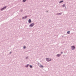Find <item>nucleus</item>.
<instances>
[{"label": "nucleus", "mask_w": 76, "mask_h": 76, "mask_svg": "<svg viewBox=\"0 0 76 76\" xmlns=\"http://www.w3.org/2000/svg\"><path fill=\"white\" fill-rule=\"evenodd\" d=\"M46 60L47 61H51V59H49V58H46Z\"/></svg>", "instance_id": "f257e3e1"}, {"label": "nucleus", "mask_w": 76, "mask_h": 76, "mask_svg": "<svg viewBox=\"0 0 76 76\" xmlns=\"http://www.w3.org/2000/svg\"><path fill=\"white\" fill-rule=\"evenodd\" d=\"M34 24L32 23L30 25V26H31V27H32V26H34Z\"/></svg>", "instance_id": "f03ea898"}, {"label": "nucleus", "mask_w": 76, "mask_h": 76, "mask_svg": "<svg viewBox=\"0 0 76 76\" xmlns=\"http://www.w3.org/2000/svg\"><path fill=\"white\" fill-rule=\"evenodd\" d=\"M75 46H72V47H71V48L72 49V50H74L75 48Z\"/></svg>", "instance_id": "7ed1b4c3"}, {"label": "nucleus", "mask_w": 76, "mask_h": 76, "mask_svg": "<svg viewBox=\"0 0 76 76\" xmlns=\"http://www.w3.org/2000/svg\"><path fill=\"white\" fill-rule=\"evenodd\" d=\"M6 8V7H4L3 8L1 9V10H4V9H5Z\"/></svg>", "instance_id": "20e7f679"}, {"label": "nucleus", "mask_w": 76, "mask_h": 76, "mask_svg": "<svg viewBox=\"0 0 76 76\" xmlns=\"http://www.w3.org/2000/svg\"><path fill=\"white\" fill-rule=\"evenodd\" d=\"M57 56H58V57H60V56H61V55L60 54H57Z\"/></svg>", "instance_id": "39448f33"}, {"label": "nucleus", "mask_w": 76, "mask_h": 76, "mask_svg": "<svg viewBox=\"0 0 76 76\" xmlns=\"http://www.w3.org/2000/svg\"><path fill=\"white\" fill-rule=\"evenodd\" d=\"M28 22H29V23H31V19L29 20Z\"/></svg>", "instance_id": "423d86ee"}, {"label": "nucleus", "mask_w": 76, "mask_h": 76, "mask_svg": "<svg viewBox=\"0 0 76 76\" xmlns=\"http://www.w3.org/2000/svg\"><path fill=\"white\" fill-rule=\"evenodd\" d=\"M39 66L40 67H43V66L41 65Z\"/></svg>", "instance_id": "0eeeda50"}, {"label": "nucleus", "mask_w": 76, "mask_h": 76, "mask_svg": "<svg viewBox=\"0 0 76 76\" xmlns=\"http://www.w3.org/2000/svg\"><path fill=\"white\" fill-rule=\"evenodd\" d=\"M67 34H70V31H68L67 32Z\"/></svg>", "instance_id": "6e6552de"}, {"label": "nucleus", "mask_w": 76, "mask_h": 76, "mask_svg": "<svg viewBox=\"0 0 76 76\" xmlns=\"http://www.w3.org/2000/svg\"><path fill=\"white\" fill-rule=\"evenodd\" d=\"M62 2H63V1H61L59 2L60 3H62Z\"/></svg>", "instance_id": "1a4fd4ad"}, {"label": "nucleus", "mask_w": 76, "mask_h": 76, "mask_svg": "<svg viewBox=\"0 0 76 76\" xmlns=\"http://www.w3.org/2000/svg\"><path fill=\"white\" fill-rule=\"evenodd\" d=\"M65 6V5L64 4V5H63L62 7H64Z\"/></svg>", "instance_id": "9d476101"}, {"label": "nucleus", "mask_w": 76, "mask_h": 76, "mask_svg": "<svg viewBox=\"0 0 76 76\" xmlns=\"http://www.w3.org/2000/svg\"><path fill=\"white\" fill-rule=\"evenodd\" d=\"M26 1V0H23V2H25V1Z\"/></svg>", "instance_id": "9b49d317"}, {"label": "nucleus", "mask_w": 76, "mask_h": 76, "mask_svg": "<svg viewBox=\"0 0 76 76\" xmlns=\"http://www.w3.org/2000/svg\"><path fill=\"white\" fill-rule=\"evenodd\" d=\"M30 68H32V66L30 65Z\"/></svg>", "instance_id": "f8f14e48"}, {"label": "nucleus", "mask_w": 76, "mask_h": 76, "mask_svg": "<svg viewBox=\"0 0 76 76\" xmlns=\"http://www.w3.org/2000/svg\"><path fill=\"white\" fill-rule=\"evenodd\" d=\"M26 48V47H25V46H24V47H23V48Z\"/></svg>", "instance_id": "ddd939ff"}, {"label": "nucleus", "mask_w": 76, "mask_h": 76, "mask_svg": "<svg viewBox=\"0 0 76 76\" xmlns=\"http://www.w3.org/2000/svg\"><path fill=\"white\" fill-rule=\"evenodd\" d=\"M61 13L60 14H57V15H61Z\"/></svg>", "instance_id": "4468645a"}, {"label": "nucleus", "mask_w": 76, "mask_h": 76, "mask_svg": "<svg viewBox=\"0 0 76 76\" xmlns=\"http://www.w3.org/2000/svg\"><path fill=\"white\" fill-rule=\"evenodd\" d=\"M25 18H27V16H25Z\"/></svg>", "instance_id": "2eb2a0df"}, {"label": "nucleus", "mask_w": 76, "mask_h": 76, "mask_svg": "<svg viewBox=\"0 0 76 76\" xmlns=\"http://www.w3.org/2000/svg\"><path fill=\"white\" fill-rule=\"evenodd\" d=\"M61 54H63V52H61Z\"/></svg>", "instance_id": "dca6fc26"}]
</instances>
